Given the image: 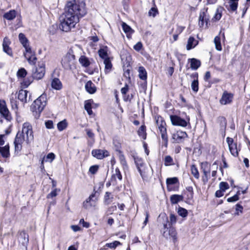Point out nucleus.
I'll return each instance as SVG.
<instances>
[{"instance_id":"nucleus-1","label":"nucleus","mask_w":250,"mask_h":250,"mask_svg":"<svg viewBox=\"0 0 250 250\" xmlns=\"http://www.w3.org/2000/svg\"><path fill=\"white\" fill-rule=\"evenodd\" d=\"M86 13L85 3L75 0L67 3L65 12L60 17V28L68 32L79 22L80 18Z\"/></svg>"},{"instance_id":"nucleus-2","label":"nucleus","mask_w":250,"mask_h":250,"mask_svg":"<svg viewBox=\"0 0 250 250\" xmlns=\"http://www.w3.org/2000/svg\"><path fill=\"white\" fill-rule=\"evenodd\" d=\"M34 140L33 132L32 125L28 122L22 125L21 131H19L15 137L14 142L16 151L19 152L22 149V144L25 141L27 144L33 142Z\"/></svg>"},{"instance_id":"nucleus-3","label":"nucleus","mask_w":250,"mask_h":250,"mask_svg":"<svg viewBox=\"0 0 250 250\" xmlns=\"http://www.w3.org/2000/svg\"><path fill=\"white\" fill-rule=\"evenodd\" d=\"M46 96L44 95H42L35 100L32 104L31 110L36 118H38L40 117L41 113L46 105Z\"/></svg>"},{"instance_id":"nucleus-4","label":"nucleus","mask_w":250,"mask_h":250,"mask_svg":"<svg viewBox=\"0 0 250 250\" xmlns=\"http://www.w3.org/2000/svg\"><path fill=\"white\" fill-rule=\"evenodd\" d=\"M63 67L65 69H71L74 66L75 57L72 50L69 51L63 57L61 62Z\"/></svg>"},{"instance_id":"nucleus-5","label":"nucleus","mask_w":250,"mask_h":250,"mask_svg":"<svg viewBox=\"0 0 250 250\" xmlns=\"http://www.w3.org/2000/svg\"><path fill=\"white\" fill-rule=\"evenodd\" d=\"M170 119L173 125L182 127H186L189 121L188 116H186V119H183L177 115H170Z\"/></svg>"},{"instance_id":"nucleus-6","label":"nucleus","mask_w":250,"mask_h":250,"mask_svg":"<svg viewBox=\"0 0 250 250\" xmlns=\"http://www.w3.org/2000/svg\"><path fill=\"white\" fill-rule=\"evenodd\" d=\"M208 8H204L200 12L199 17V25L200 27H203L204 22H206V27H208V24L209 22V17L208 14Z\"/></svg>"},{"instance_id":"nucleus-7","label":"nucleus","mask_w":250,"mask_h":250,"mask_svg":"<svg viewBox=\"0 0 250 250\" xmlns=\"http://www.w3.org/2000/svg\"><path fill=\"white\" fill-rule=\"evenodd\" d=\"M227 142L231 154L234 157L237 156L238 155V151H240V149L237 147L236 143H234L233 140L229 137H228L227 138Z\"/></svg>"},{"instance_id":"nucleus-8","label":"nucleus","mask_w":250,"mask_h":250,"mask_svg":"<svg viewBox=\"0 0 250 250\" xmlns=\"http://www.w3.org/2000/svg\"><path fill=\"white\" fill-rule=\"evenodd\" d=\"M91 154L98 159H103L109 156V152L106 149H95L92 150Z\"/></svg>"},{"instance_id":"nucleus-9","label":"nucleus","mask_w":250,"mask_h":250,"mask_svg":"<svg viewBox=\"0 0 250 250\" xmlns=\"http://www.w3.org/2000/svg\"><path fill=\"white\" fill-rule=\"evenodd\" d=\"M188 137V135L185 131L178 130L172 134V139L175 143H181L185 139Z\"/></svg>"},{"instance_id":"nucleus-10","label":"nucleus","mask_w":250,"mask_h":250,"mask_svg":"<svg viewBox=\"0 0 250 250\" xmlns=\"http://www.w3.org/2000/svg\"><path fill=\"white\" fill-rule=\"evenodd\" d=\"M134 161L141 176L143 178H144L145 176L146 173L145 163H144L142 159L139 157L134 158Z\"/></svg>"},{"instance_id":"nucleus-11","label":"nucleus","mask_w":250,"mask_h":250,"mask_svg":"<svg viewBox=\"0 0 250 250\" xmlns=\"http://www.w3.org/2000/svg\"><path fill=\"white\" fill-rule=\"evenodd\" d=\"M45 74V67L43 64L39 65L33 70V77L37 80L42 79Z\"/></svg>"},{"instance_id":"nucleus-12","label":"nucleus","mask_w":250,"mask_h":250,"mask_svg":"<svg viewBox=\"0 0 250 250\" xmlns=\"http://www.w3.org/2000/svg\"><path fill=\"white\" fill-rule=\"evenodd\" d=\"M233 95L225 91L223 92L220 103L222 105H226L230 104L233 100Z\"/></svg>"},{"instance_id":"nucleus-13","label":"nucleus","mask_w":250,"mask_h":250,"mask_svg":"<svg viewBox=\"0 0 250 250\" xmlns=\"http://www.w3.org/2000/svg\"><path fill=\"white\" fill-rule=\"evenodd\" d=\"M0 113L7 120H9L11 119L9 110L6 106V103L4 100H0Z\"/></svg>"},{"instance_id":"nucleus-14","label":"nucleus","mask_w":250,"mask_h":250,"mask_svg":"<svg viewBox=\"0 0 250 250\" xmlns=\"http://www.w3.org/2000/svg\"><path fill=\"white\" fill-rule=\"evenodd\" d=\"M18 241L20 244L23 246L26 250L27 246L28 243V235L25 231L21 232L18 235Z\"/></svg>"},{"instance_id":"nucleus-15","label":"nucleus","mask_w":250,"mask_h":250,"mask_svg":"<svg viewBox=\"0 0 250 250\" xmlns=\"http://www.w3.org/2000/svg\"><path fill=\"white\" fill-rule=\"evenodd\" d=\"M28 91L26 90L21 89L19 90L18 98L23 103H26L30 100V95L28 97Z\"/></svg>"},{"instance_id":"nucleus-16","label":"nucleus","mask_w":250,"mask_h":250,"mask_svg":"<svg viewBox=\"0 0 250 250\" xmlns=\"http://www.w3.org/2000/svg\"><path fill=\"white\" fill-rule=\"evenodd\" d=\"M95 197L94 194H91L87 198L83 203V206L86 209H89L92 207H94L96 203V199H93Z\"/></svg>"},{"instance_id":"nucleus-17","label":"nucleus","mask_w":250,"mask_h":250,"mask_svg":"<svg viewBox=\"0 0 250 250\" xmlns=\"http://www.w3.org/2000/svg\"><path fill=\"white\" fill-rule=\"evenodd\" d=\"M121 181L122 180V175L119 168L117 167L115 169L112 175L110 182L113 185H115L117 183V180Z\"/></svg>"},{"instance_id":"nucleus-18","label":"nucleus","mask_w":250,"mask_h":250,"mask_svg":"<svg viewBox=\"0 0 250 250\" xmlns=\"http://www.w3.org/2000/svg\"><path fill=\"white\" fill-rule=\"evenodd\" d=\"M163 235L167 238L171 239L174 243H175L177 241V232L174 228H170L168 230V233L164 231Z\"/></svg>"},{"instance_id":"nucleus-19","label":"nucleus","mask_w":250,"mask_h":250,"mask_svg":"<svg viewBox=\"0 0 250 250\" xmlns=\"http://www.w3.org/2000/svg\"><path fill=\"white\" fill-rule=\"evenodd\" d=\"M10 44V41L7 38H4L2 43L3 50L8 55L12 56V51L11 48L9 47V45Z\"/></svg>"},{"instance_id":"nucleus-20","label":"nucleus","mask_w":250,"mask_h":250,"mask_svg":"<svg viewBox=\"0 0 250 250\" xmlns=\"http://www.w3.org/2000/svg\"><path fill=\"white\" fill-rule=\"evenodd\" d=\"M84 87L86 91L89 94H94L96 91V87L91 81L87 82Z\"/></svg>"},{"instance_id":"nucleus-21","label":"nucleus","mask_w":250,"mask_h":250,"mask_svg":"<svg viewBox=\"0 0 250 250\" xmlns=\"http://www.w3.org/2000/svg\"><path fill=\"white\" fill-rule=\"evenodd\" d=\"M191 77H193L194 80L192 82L191 87L194 92H197L199 89V82L198 80V74H192Z\"/></svg>"},{"instance_id":"nucleus-22","label":"nucleus","mask_w":250,"mask_h":250,"mask_svg":"<svg viewBox=\"0 0 250 250\" xmlns=\"http://www.w3.org/2000/svg\"><path fill=\"white\" fill-rule=\"evenodd\" d=\"M228 10L230 12H236L238 5L239 0H228Z\"/></svg>"},{"instance_id":"nucleus-23","label":"nucleus","mask_w":250,"mask_h":250,"mask_svg":"<svg viewBox=\"0 0 250 250\" xmlns=\"http://www.w3.org/2000/svg\"><path fill=\"white\" fill-rule=\"evenodd\" d=\"M52 88L59 90L62 88V85L60 80L58 78H54L51 82Z\"/></svg>"},{"instance_id":"nucleus-24","label":"nucleus","mask_w":250,"mask_h":250,"mask_svg":"<svg viewBox=\"0 0 250 250\" xmlns=\"http://www.w3.org/2000/svg\"><path fill=\"white\" fill-rule=\"evenodd\" d=\"M188 62H190V67L193 70H197L201 65V62L195 58L188 59Z\"/></svg>"},{"instance_id":"nucleus-25","label":"nucleus","mask_w":250,"mask_h":250,"mask_svg":"<svg viewBox=\"0 0 250 250\" xmlns=\"http://www.w3.org/2000/svg\"><path fill=\"white\" fill-rule=\"evenodd\" d=\"M183 200V196L181 195L174 194L170 196V201L171 204H177L179 202Z\"/></svg>"},{"instance_id":"nucleus-26","label":"nucleus","mask_w":250,"mask_h":250,"mask_svg":"<svg viewBox=\"0 0 250 250\" xmlns=\"http://www.w3.org/2000/svg\"><path fill=\"white\" fill-rule=\"evenodd\" d=\"M160 133L161 134V138L163 141L164 142L165 146H167L168 143V137L167 132V129L164 128L159 130Z\"/></svg>"},{"instance_id":"nucleus-27","label":"nucleus","mask_w":250,"mask_h":250,"mask_svg":"<svg viewBox=\"0 0 250 250\" xmlns=\"http://www.w3.org/2000/svg\"><path fill=\"white\" fill-rule=\"evenodd\" d=\"M137 133L139 137H140L143 140H145L146 138V126L145 125H142L138 129Z\"/></svg>"},{"instance_id":"nucleus-28","label":"nucleus","mask_w":250,"mask_h":250,"mask_svg":"<svg viewBox=\"0 0 250 250\" xmlns=\"http://www.w3.org/2000/svg\"><path fill=\"white\" fill-rule=\"evenodd\" d=\"M197 44V42L195 41V39L192 37H190L188 39L187 49L189 50L194 48Z\"/></svg>"},{"instance_id":"nucleus-29","label":"nucleus","mask_w":250,"mask_h":250,"mask_svg":"<svg viewBox=\"0 0 250 250\" xmlns=\"http://www.w3.org/2000/svg\"><path fill=\"white\" fill-rule=\"evenodd\" d=\"M80 64L84 67H87L90 64L89 59L85 56H82L79 59Z\"/></svg>"},{"instance_id":"nucleus-30","label":"nucleus","mask_w":250,"mask_h":250,"mask_svg":"<svg viewBox=\"0 0 250 250\" xmlns=\"http://www.w3.org/2000/svg\"><path fill=\"white\" fill-rule=\"evenodd\" d=\"M16 12L14 10H10L5 13L3 18L7 20H12L16 17Z\"/></svg>"},{"instance_id":"nucleus-31","label":"nucleus","mask_w":250,"mask_h":250,"mask_svg":"<svg viewBox=\"0 0 250 250\" xmlns=\"http://www.w3.org/2000/svg\"><path fill=\"white\" fill-rule=\"evenodd\" d=\"M156 122L159 130L166 128V122L161 117H158Z\"/></svg>"},{"instance_id":"nucleus-32","label":"nucleus","mask_w":250,"mask_h":250,"mask_svg":"<svg viewBox=\"0 0 250 250\" xmlns=\"http://www.w3.org/2000/svg\"><path fill=\"white\" fill-rule=\"evenodd\" d=\"M122 26L124 31L126 34V36L128 38L129 35H131L133 33L132 28L125 22H123Z\"/></svg>"},{"instance_id":"nucleus-33","label":"nucleus","mask_w":250,"mask_h":250,"mask_svg":"<svg viewBox=\"0 0 250 250\" xmlns=\"http://www.w3.org/2000/svg\"><path fill=\"white\" fill-rule=\"evenodd\" d=\"M139 77L142 80H146L147 79V73L143 66L139 67Z\"/></svg>"},{"instance_id":"nucleus-34","label":"nucleus","mask_w":250,"mask_h":250,"mask_svg":"<svg viewBox=\"0 0 250 250\" xmlns=\"http://www.w3.org/2000/svg\"><path fill=\"white\" fill-rule=\"evenodd\" d=\"M98 53L100 57L101 58H102L104 60L110 59L107 54L106 47L101 48L99 50Z\"/></svg>"},{"instance_id":"nucleus-35","label":"nucleus","mask_w":250,"mask_h":250,"mask_svg":"<svg viewBox=\"0 0 250 250\" xmlns=\"http://www.w3.org/2000/svg\"><path fill=\"white\" fill-rule=\"evenodd\" d=\"M119 159L121 165L123 166V168L125 169L127 167V163L125 158V155L123 154V152H119Z\"/></svg>"},{"instance_id":"nucleus-36","label":"nucleus","mask_w":250,"mask_h":250,"mask_svg":"<svg viewBox=\"0 0 250 250\" xmlns=\"http://www.w3.org/2000/svg\"><path fill=\"white\" fill-rule=\"evenodd\" d=\"M104 71L105 73H109L111 70L112 67V64L111 63V61L110 59H106L104 61Z\"/></svg>"},{"instance_id":"nucleus-37","label":"nucleus","mask_w":250,"mask_h":250,"mask_svg":"<svg viewBox=\"0 0 250 250\" xmlns=\"http://www.w3.org/2000/svg\"><path fill=\"white\" fill-rule=\"evenodd\" d=\"M0 152L3 157H8L9 156V147L6 145L3 147L0 146Z\"/></svg>"},{"instance_id":"nucleus-38","label":"nucleus","mask_w":250,"mask_h":250,"mask_svg":"<svg viewBox=\"0 0 250 250\" xmlns=\"http://www.w3.org/2000/svg\"><path fill=\"white\" fill-rule=\"evenodd\" d=\"M222 8L219 7L217 8L215 15L212 20L214 21H219L222 17Z\"/></svg>"},{"instance_id":"nucleus-39","label":"nucleus","mask_w":250,"mask_h":250,"mask_svg":"<svg viewBox=\"0 0 250 250\" xmlns=\"http://www.w3.org/2000/svg\"><path fill=\"white\" fill-rule=\"evenodd\" d=\"M214 42L215 45V48L217 51H221L222 45L221 43V38L219 36H216L214 39Z\"/></svg>"},{"instance_id":"nucleus-40","label":"nucleus","mask_w":250,"mask_h":250,"mask_svg":"<svg viewBox=\"0 0 250 250\" xmlns=\"http://www.w3.org/2000/svg\"><path fill=\"white\" fill-rule=\"evenodd\" d=\"M67 126V123L66 120H63V121L60 122L57 124V128L60 131H62L65 129Z\"/></svg>"},{"instance_id":"nucleus-41","label":"nucleus","mask_w":250,"mask_h":250,"mask_svg":"<svg viewBox=\"0 0 250 250\" xmlns=\"http://www.w3.org/2000/svg\"><path fill=\"white\" fill-rule=\"evenodd\" d=\"M164 164L166 166L174 165V164L172 158L169 155L165 156L164 159Z\"/></svg>"},{"instance_id":"nucleus-42","label":"nucleus","mask_w":250,"mask_h":250,"mask_svg":"<svg viewBox=\"0 0 250 250\" xmlns=\"http://www.w3.org/2000/svg\"><path fill=\"white\" fill-rule=\"evenodd\" d=\"M191 174L197 179L199 178V173L197 167L195 165H192L190 168Z\"/></svg>"},{"instance_id":"nucleus-43","label":"nucleus","mask_w":250,"mask_h":250,"mask_svg":"<svg viewBox=\"0 0 250 250\" xmlns=\"http://www.w3.org/2000/svg\"><path fill=\"white\" fill-rule=\"evenodd\" d=\"M19 38L21 43L23 46L28 44V40L23 33H20L19 35Z\"/></svg>"},{"instance_id":"nucleus-44","label":"nucleus","mask_w":250,"mask_h":250,"mask_svg":"<svg viewBox=\"0 0 250 250\" xmlns=\"http://www.w3.org/2000/svg\"><path fill=\"white\" fill-rule=\"evenodd\" d=\"M84 109L87 111L89 115H91L92 114V110L90 101H86L85 102Z\"/></svg>"},{"instance_id":"nucleus-45","label":"nucleus","mask_w":250,"mask_h":250,"mask_svg":"<svg viewBox=\"0 0 250 250\" xmlns=\"http://www.w3.org/2000/svg\"><path fill=\"white\" fill-rule=\"evenodd\" d=\"M25 58L30 64L34 65L36 63L37 58L35 56V54L29 55Z\"/></svg>"},{"instance_id":"nucleus-46","label":"nucleus","mask_w":250,"mask_h":250,"mask_svg":"<svg viewBox=\"0 0 250 250\" xmlns=\"http://www.w3.org/2000/svg\"><path fill=\"white\" fill-rule=\"evenodd\" d=\"M240 195V191L238 190L236 194H235L234 196L229 197L227 199V201L228 202H234L237 201H238L239 199V195Z\"/></svg>"},{"instance_id":"nucleus-47","label":"nucleus","mask_w":250,"mask_h":250,"mask_svg":"<svg viewBox=\"0 0 250 250\" xmlns=\"http://www.w3.org/2000/svg\"><path fill=\"white\" fill-rule=\"evenodd\" d=\"M23 47L25 49V52L24 53V56L25 57L28 56L29 55L35 54V52L31 50V48L29 44L26 45H25V46Z\"/></svg>"},{"instance_id":"nucleus-48","label":"nucleus","mask_w":250,"mask_h":250,"mask_svg":"<svg viewBox=\"0 0 250 250\" xmlns=\"http://www.w3.org/2000/svg\"><path fill=\"white\" fill-rule=\"evenodd\" d=\"M18 78H24L27 75V71L24 68H20L17 73Z\"/></svg>"},{"instance_id":"nucleus-49","label":"nucleus","mask_w":250,"mask_h":250,"mask_svg":"<svg viewBox=\"0 0 250 250\" xmlns=\"http://www.w3.org/2000/svg\"><path fill=\"white\" fill-rule=\"evenodd\" d=\"M121 245V243L118 241H115L112 243H106L105 246L110 249H115L118 246Z\"/></svg>"},{"instance_id":"nucleus-50","label":"nucleus","mask_w":250,"mask_h":250,"mask_svg":"<svg viewBox=\"0 0 250 250\" xmlns=\"http://www.w3.org/2000/svg\"><path fill=\"white\" fill-rule=\"evenodd\" d=\"M186 189L188 191L187 196L188 199L190 200L193 198V190L192 187L189 186L186 188Z\"/></svg>"},{"instance_id":"nucleus-51","label":"nucleus","mask_w":250,"mask_h":250,"mask_svg":"<svg viewBox=\"0 0 250 250\" xmlns=\"http://www.w3.org/2000/svg\"><path fill=\"white\" fill-rule=\"evenodd\" d=\"M178 214L183 217H186L188 215V211L184 208L179 207L178 210Z\"/></svg>"},{"instance_id":"nucleus-52","label":"nucleus","mask_w":250,"mask_h":250,"mask_svg":"<svg viewBox=\"0 0 250 250\" xmlns=\"http://www.w3.org/2000/svg\"><path fill=\"white\" fill-rule=\"evenodd\" d=\"M178 181V178L176 177L168 178L167 179L166 183L167 185H171L177 183Z\"/></svg>"},{"instance_id":"nucleus-53","label":"nucleus","mask_w":250,"mask_h":250,"mask_svg":"<svg viewBox=\"0 0 250 250\" xmlns=\"http://www.w3.org/2000/svg\"><path fill=\"white\" fill-rule=\"evenodd\" d=\"M219 188L222 191L225 192L229 188V185L227 182H221L219 184Z\"/></svg>"},{"instance_id":"nucleus-54","label":"nucleus","mask_w":250,"mask_h":250,"mask_svg":"<svg viewBox=\"0 0 250 250\" xmlns=\"http://www.w3.org/2000/svg\"><path fill=\"white\" fill-rule=\"evenodd\" d=\"M60 191V189H58L57 188H55L53 191H52L49 194L47 195V198H53V197H56L58 194V192Z\"/></svg>"},{"instance_id":"nucleus-55","label":"nucleus","mask_w":250,"mask_h":250,"mask_svg":"<svg viewBox=\"0 0 250 250\" xmlns=\"http://www.w3.org/2000/svg\"><path fill=\"white\" fill-rule=\"evenodd\" d=\"M243 207L240 205L239 204H237L236 205V208H235V214L236 215H239L240 213H242L243 212Z\"/></svg>"},{"instance_id":"nucleus-56","label":"nucleus","mask_w":250,"mask_h":250,"mask_svg":"<svg viewBox=\"0 0 250 250\" xmlns=\"http://www.w3.org/2000/svg\"><path fill=\"white\" fill-rule=\"evenodd\" d=\"M55 158V154L51 152L47 155L46 158H45L44 161L46 162L49 161L50 162H52Z\"/></svg>"},{"instance_id":"nucleus-57","label":"nucleus","mask_w":250,"mask_h":250,"mask_svg":"<svg viewBox=\"0 0 250 250\" xmlns=\"http://www.w3.org/2000/svg\"><path fill=\"white\" fill-rule=\"evenodd\" d=\"M111 195V193L109 192H106L104 195V202L106 204H109L111 201V199L112 197L110 198V196Z\"/></svg>"},{"instance_id":"nucleus-58","label":"nucleus","mask_w":250,"mask_h":250,"mask_svg":"<svg viewBox=\"0 0 250 250\" xmlns=\"http://www.w3.org/2000/svg\"><path fill=\"white\" fill-rule=\"evenodd\" d=\"M201 167L203 171L210 170V166L207 162L201 163Z\"/></svg>"},{"instance_id":"nucleus-59","label":"nucleus","mask_w":250,"mask_h":250,"mask_svg":"<svg viewBox=\"0 0 250 250\" xmlns=\"http://www.w3.org/2000/svg\"><path fill=\"white\" fill-rule=\"evenodd\" d=\"M45 125L48 129H52L54 128L53 122L51 120H48L45 122Z\"/></svg>"},{"instance_id":"nucleus-60","label":"nucleus","mask_w":250,"mask_h":250,"mask_svg":"<svg viewBox=\"0 0 250 250\" xmlns=\"http://www.w3.org/2000/svg\"><path fill=\"white\" fill-rule=\"evenodd\" d=\"M158 13V11L155 8H151L148 12V15L149 16H152L154 17L156 14Z\"/></svg>"},{"instance_id":"nucleus-61","label":"nucleus","mask_w":250,"mask_h":250,"mask_svg":"<svg viewBox=\"0 0 250 250\" xmlns=\"http://www.w3.org/2000/svg\"><path fill=\"white\" fill-rule=\"evenodd\" d=\"M99 168V167L97 165L92 166L90 167L89 171L92 174H95L97 172Z\"/></svg>"},{"instance_id":"nucleus-62","label":"nucleus","mask_w":250,"mask_h":250,"mask_svg":"<svg viewBox=\"0 0 250 250\" xmlns=\"http://www.w3.org/2000/svg\"><path fill=\"white\" fill-rule=\"evenodd\" d=\"M114 146H115V150L116 151L118 152V153L120 152H122L121 150V144L120 143L114 142Z\"/></svg>"},{"instance_id":"nucleus-63","label":"nucleus","mask_w":250,"mask_h":250,"mask_svg":"<svg viewBox=\"0 0 250 250\" xmlns=\"http://www.w3.org/2000/svg\"><path fill=\"white\" fill-rule=\"evenodd\" d=\"M143 44L141 42H138L134 45L133 48L137 51H139L142 48Z\"/></svg>"},{"instance_id":"nucleus-64","label":"nucleus","mask_w":250,"mask_h":250,"mask_svg":"<svg viewBox=\"0 0 250 250\" xmlns=\"http://www.w3.org/2000/svg\"><path fill=\"white\" fill-rule=\"evenodd\" d=\"M10 102H11V104L12 108L13 109L17 110V109H18V105H17L16 101L14 99H10Z\"/></svg>"}]
</instances>
